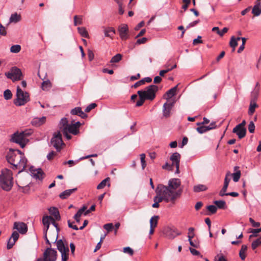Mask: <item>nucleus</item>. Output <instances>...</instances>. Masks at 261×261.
Segmentation results:
<instances>
[{
	"instance_id": "obj_51",
	"label": "nucleus",
	"mask_w": 261,
	"mask_h": 261,
	"mask_svg": "<svg viewBox=\"0 0 261 261\" xmlns=\"http://www.w3.org/2000/svg\"><path fill=\"white\" fill-rule=\"evenodd\" d=\"M228 185H229L228 184L224 182L223 187L219 192L220 196H225L227 194V193H226V192L227 191Z\"/></svg>"
},
{
	"instance_id": "obj_52",
	"label": "nucleus",
	"mask_w": 261,
	"mask_h": 261,
	"mask_svg": "<svg viewBox=\"0 0 261 261\" xmlns=\"http://www.w3.org/2000/svg\"><path fill=\"white\" fill-rule=\"evenodd\" d=\"M230 46L233 48V50L235 49V48L238 45V42H237V39L234 36H232L231 37L230 42Z\"/></svg>"
},
{
	"instance_id": "obj_49",
	"label": "nucleus",
	"mask_w": 261,
	"mask_h": 261,
	"mask_svg": "<svg viewBox=\"0 0 261 261\" xmlns=\"http://www.w3.org/2000/svg\"><path fill=\"white\" fill-rule=\"evenodd\" d=\"M68 121L67 118H62L60 122V128L62 131V128L66 127V125H68Z\"/></svg>"
},
{
	"instance_id": "obj_13",
	"label": "nucleus",
	"mask_w": 261,
	"mask_h": 261,
	"mask_svg": "<svg viewBox=\"0 0 261 261\" xmlns=\"http://www.w3.org/2000/svg\"><path fill=\"white\" fill-rule=\"evenodd\" d=\"M180 155L178 152L173 153L170 158V160L172 161V164L176 167L175 173H179V162H180Z\"/></svg>"
},
{
	"instance_id": "obj_22",
	"label": "nucleus",
	"mask_w": 261,
	"mask_h": 261,
	"mask_svg": "<svg viewBox=\"0 0 261 261\" xmlns=\"http://www.w3.org/2000/svg\"><path fill=\"white\" fill-rule=\"evenodd\" d=\"M57 230H50L48 232V238L53 243H55L58 241V232Z\"/></svg>"
},
{
	"instance_id": "obj_5",
	"label": "nucleus",
	"mask_w": 261,
	"mask_h": 261,
	"mask_svg": "<svg viewBox=\"0 0 261 261\" xmlns=\"http://www.w3.org/2000/svg\"><path fill=\"white\" fill-rule=\"evenodd\" d=\"M16 97L14 103L17 106H23L30 100L29 93L22 91L19 86L17 87Z\"/></svg>"
},
{
	"instance_id": "obj_11",
	"label": "nucleus",
	"mask_w": 261,
	"mask_h": 261,
	"mask_svg": "<svg viewBox=\"0 0 261 261\" xmlns=\"http://www.w3.org/2000/svg\"><path fill=\"white\" fill-rule=\"evenodd\" d=\"M57 255V251L51 247L47 248L43 254V256L46 261H56Z\"/></svg>"
},
{
	"instance_id": "obj_12",
	"label": "nucleus",
	"mask_w": 261,
	"mask_h": 261,
	"mask_svg": "<svg viewBox=\"0 0 261 261\" xmlns=\"http://www.w3.org/2000/svg\"><path fill=\"white\" fill-rule=\"evenodd\" d=\"M163 232L164 234L169 239H173L176 236L181 234L175 227H166L163 229Z\"/></svg>"
},
{
	"instance_id": "obj_40",
	"label": "nucleus",
	"mask_w": 261,
	"mask_h": 261,
	"mask_svg": "<svg viewBox=\"0 0 261 261\" xmlns=\"http://www.w3.org/2000/svg\"><path fill=\"white\" fill-rule=\"evenodd\" d=\"M83 23V16L82 15H75L74 16V25H81Z\"/></svg>"
},
{
	"instance_id": "obj_16",
	"label": "nucleus",
	"mask_w": 261,
	"mask_h": 261,
	"mask_svg": "<svg viewBox=\"0 0 261 261\" xmlns=\"http://www.w3.org/2000/svg\"><path fill=\"white\" fill-rule=\"evenodd\" d=\"M19 237V234L17 231H14L13 232L11 237L7 242V248L8 249H10L13 247Z\"/></svg>"
},
{
	"instance_id": "obj_19",
	"label": "nucleus",
	"mask_w": 261,
	"mask_h": 261,
	"mask_svg": "<svg viewBox=\"0 0 261 261\" xmlns=\"http://www.w3.org/2000/svg\"><path fill=\"white\" fill-rule=\"evenodd\" d=\"M70 113L73 115H78L82 118H85L87 117V114L84 113L81 107H76L71 110Z\"/></svg>"
},
{
	"instance_id": "obj_30",
	"label": "nucleus",
	"mask_w": 261,
	"mask_h": 261,
	"mask_svg": "<svg viewBox=\"0 0 261 261\" xmlns=\"http://www.w3.org/2000/svg\"><path fill=\"white\" fill-rule=\"evenodd\" d=\"M247 246L246 245H243L239 251V256L242 260H244L246 257V251L247 250Z\"/></svg>"
},
{
	"instance_id": "obj_4",
	"label": "nucleus",
	"mask_w": 261,
	"mask_h": 261,
	"mask_svg": "<svg viewBox=\"0 0 261 261\" xmlns=\"http://www.w3.org/2000/svg\"><path fill=\"white\" fill-rule=\"evenodd\" d=\"M13 186L12 171L8 169L2 170L0 175V187L5 191H10Z\"/></svg>"
},
{
	"instance_id": "obj_17",
	"label": "nucleus",
	"mask_w": 261,
	"mask_h": 261,
	"mask_svg": "<svg viewBox=\"0 0 261 261\" xmlns=\"http://www.w3.org/2000/svg\"><path fill=\"white\" fill-rule=\"evenodd\" d=\"M128 27L125 24H122L119 27V35L122 40H126L128 38Z\"/></svg>"
},
{
	"instance_id": "obj_62",
	"label": "nucleus",
	"mask_w": 261,
	"mask_h": 261,
	"mask_svg": "<svg viewBox=\"0 0 261 261\" xmlns=\"http://www.w3.org/2000/svg\"><path fill=\"white\" fill-rule=\"evenodd\" d=\"M117 5L118 6V13L120 15H122L124 12L123 9V2Z\"/></svg>"
},
{
	"instance_id": "obj_10",
	"label": "nucleus",
	"mask_w": 261,
	"mask_h": 261,
	"mask_svg": "<svg viewBox=\"0 0 261 261\" xmlns=\"http://www.w3.org/2000/svg\"><path fill=\"white\" fill-rule=\"evenodd\" d=\"M62 132L67 140L71 139V136L69 133L74 135H76L79 133V130L76 129L75 126L72 123L66 125V127L62 128Z\"/></svg>"
},
{
	"instance_id": "obj_20",
	"label": "nucleus",
	"mask_w": 261,
	"mask_h": 261,
	"mask_svg": "<svg viewBox=\"0 0 261 261\" xmlns=\"http://www.w3.org/2000/svg\"><path fill=\"white\" fill-rule=\"evenodd\" d=\"M46 121V117L43 116L41 118L36 117L34 118L31 121V123L33 125L36 126H39L45 123Z\"/></svg>"
},
{
	"instance_id": "obj_57",
	"label": "nucleus",
	"mask_w": 261,
	"mask_h": 261,
	"mask_svg": "<svg viewBox=\"0 0 261 261\" xmlns=\"http://www.w3.org/2000/svg\"><path fill=\"white\" fill-rule=\"evenodd\" d=\"M97 106L95 103H92L88 106L85 110L86 113L89 112L91 110L94 109Z\"/></svg>"
},
{
	"instance_id": "obj_42",
	"label": "nucleus",
	"mask_w": 261,
	"mask_h": 261,
	"mask_svg": "<svg viewBox=\"0 0 261 261\" xmlns=\"http://www.w3.org/2000/svg\"><path fill=\"white\" fill-rule=\"evenodd\" d=\"M252 13L254 16H258L261 14V7L254 6L252 10Z\"/></svg>"
},
{
	"instance_id": "obj_14",
	"label": "nucleus",
	"mask_w": 261,
	"mask_h": 261,
	"mask_svg": "<svg viewBox=\"0 0 261 261\" xmlns=\"http://www.w3.org/2000/svg\"><path fill=\"white\" fill-rule=\"evenodd\" d=\"M13 229H17L20 233L24 234L28 231V226L23 222H15L14 223Z\"/></svg>"
},
{
	"instance_id": "obj_43",
	"label": "nucleus",
	"mask_w": 261,
	"mask_h": 261,
	"mask_svg": "<svg viewBox=\"0 0 261 261\" xmlns=\"http://www.w3.org/2000/svg\"><path fill=\"white\" fill-rule=\"evenodd\" d=\"M214 261H228L226 257L222 253H220L215 256Z\"/></svg>"
},
{
	"instance_id": "obj_34",
	"label": "nucleus",
	"mask_w": 261,
	"mask_h": 261,
	"mask_svg": "<svg viewBox=\"0 0 261 261\" xmlns=\"http://www.w3.org/2000/svg\"><path fill=\"white\" fill-rule=\"evenodd\" d=\"M55 243H56L57 249L59 251L68 247V245H65L64 242L62 239L58 240Z\"/></svg>"
},
{
	"instance_id": "obj_9",
	"label": "nucleus",
	"mask_w": 261,
	"mask_h": 261,
	"mask_svg": "<svg viewBox=\"0 0 261 261\" xmlns=\"http://www.w3.org/2000/svg\"><path fill=\"white\" fill-rule=\"evenodd\" d=\"M50 143L57 151L60 150L61 146L64 143L62 138V135L60 132L54 134L53 137L51 139Z\"/></svg>"
},
{
	"instance_id": "obj_3",
	"label": "nucleus",
	"mask_w": 261,
	"mask_h": 261,
	"mask_svg": "<svg viewBox=\"0 0 261 261\" xmlns=\"http://www.w3.org/2000/svg\"><path fill=\"white\" fill-rule=\"evenodd\" d=\"M32 133V131L25 130L24 131H17L11 136L10 141L11 142L19 144L21 148H24L29 142L28 137Z\"/></svg>"
},
{
	"instance_id": "obj_56",
	"label": "nucleus",
	"mask_w": 261,
	"mask_h": 261,
	"mask_svg": "<svg viewBox=\"0 0 261 261\" xmlns=\"http://www.w3.org/2000/svg\"><path fill=\"white\" fill-rule=\"evenodd\" d=\"M123 251L124 253L128 254L131 256H132L134 254L133 250L129 247H126L123 248Z\"/></svg>"
},
{
	"instance_id": "obj_33",
	"label": "nucleus",
	"mask_w": 261,
	"mask_h": 261,
	"mask_svg": "<svg viewBox=\"0 0 261 261\" xmlns=\"http://www.w3.org/2000/svg\"><path fill=\"white\" fill-rule=\"evenodd\" d=\"M105 35L106 37H112L115 34V30L113 28L109 27L104 30Z\"/></svg>"
},
{
	"instance_id": "obj_39",
	"label": "nucleus",
	"mask_w": 261,
	"mask_h": 261,
	"mask_svg": "<svg viewBox=\"0 0 261 261\" xmlns=\"http://www.w3.org/2000/svg\"><path fill=\"white\" fill-rule=\"evenodd\" d=\"M78 32L83 37L87 38L89 36L88 33L84 27L77 28Z\"/></svg>"
},
{
	"instance_id": "obj_29",
	"label": "nucleus",
	"mask_w": 261,
	"mask_h": 261,
	"mask_svg": "<svg viewBox=\"0 0 261 261\" xmlns=\"http://www.w3.org/2000/svg\"><path fill=\"white\" fill-rule=\"evenodd\" d=\"M177 86L178 85H176L166 92V95L167 96V99L171 98L175 95Z\"/></svg>"
},
{
	"instance_id": "obj_31",
	"label": "nucleus",
	"mask_w": 261,
	"mask_h": 261,
	"mask_svg": "<svg viewBox=\"0 0 261 261\" xmlns=\"http://www.w3.org/2000/svg\"><path fill=\"white\" fill-rule=\"evenodd\" d=\"M189 234L190 233V232H191L192 233V235L191 236L190 234L188 235V240H189V243H190V244L191 246L194 247H196L197 248V246H198V245L196 243H194L192 241V239L194 237V228L193 227H190L189 228Z\"/></svg>"
},
{
	"instance_id": "obj_18",
	"label": "nucleus",
	"mask_w": 261,
	"mask_h": 261,
	"mask_svg": "<svg viewBox=\"0 0 261 261\" xmlns=\"http://www.w3.org/2000/svg\"><path fill=\"white\" fill-rule=\"evenodd\" d=\"M173 105L172 103L166 102L164 104L163 113L165 117H168L170 116V111L172 108Z\"/></svg>"
},
{
	"instance_id": "obj_7",
	"label": "nucleus",
	"mask_w": 261,
	"mask_h": 261,
	"mask_svg": "<svg viewBox=\"0 0 261 261\" xmlns=\"http://www.w3.org/2000/svg\"><path fill=\"white\" fill-rule=\"evenodd\" d=\"M158 90V87L151 85L146 87L145 90H140L141 94L147 99L152 100L155 97V93Z\"/></svg>"
},
{
	"instance_id": "obj_59",
	"label": "nucleus",
	"mask_w": 261,
	"mask_h": 261,
	"mask_svg": "<svg viewBox=\"0 0 261 261\" xmlns=\"http://www.w3.org/2000/svg\"><path fill=\"white\" fill-rule=\"evenodd\" d=\"M255 125L253 121H250L248 125V130L250 133H253L255 130Z\"/></svg>"
},
{
	"instance_id": "obj_35",
	"label": "nucleus",
	"mask_w": 261,
	"mask_h": 261,
	"mask_svg": "<svg viewBox=\"0 0 261 261\" xmlns=\"http://www.w3.org/2000/svg\"><path fill=\"white\" fill-rule=\"evenodd\" d=\"M258 107V106L256 104V102L250 101L248 110V114L252 115L254 113L255 109Z\"/></svg>"
},
{
	"instance_id": "obj_25",
	"label": "nucleus",
	"mask_w": 261,
	"mask_h": 261,
	"mask_svg": "<svg viewBox=\"0 0 261 261\" xmlns=\"http://www.w3.org/2000/svg\"><path fill=\"white\" fill-rule=\"evenodd\" d=\"M212 129V123H211L208 126H206L203 125H201L199 127L196 128V130L199 134L204 133L208 130H210Z\"/></svg>"
},
{
	"instance_id": "obj_23",
	"label": "nucleus",
	"mask_w": 261,
	"mask_h": 261,
	"mask_svg": "<svg viewBox=\"0 0 261 261\" xmlns=\"http://www.w3.org/2000/svg\"><path fill=\"white\" fill-rule=\"evenodd\" d=\"M232 132L236 133L240 139L244 138L246 134V129L245 128H239L236 129V126L233 128Z\"/></svg>"
},
{
	"instance_id": "obj_55",
	"label": "nucleus",
	"mask_w": 261,
	"mask_h": 261,
	"mask_svg": "<svg viewBox=\"0 0 261 261\" xmlns=\"http://www.w3.org/2000/svg\"><path fill=\"white\" fill-rule=\"evenodd\" d=\"M140 160L142 169H144L146 166L145 161V154L144 153H142L140 154Z\"/></svg>"
},
{
	"instance_id": "obj_21",
	"label": "nucleus",
	"mask_w": 261,
	"mask_h": 261,
	"mask_svg": "<svg viewBox=\"0 0 261 261\" xmlns=\"http://www.w3.org/2000/svg\"><path fill=\"white\" fill-rule=\"evenodd\" d=\"M77 188H73L72 189L66 190L60 194L59 197L62 199H65L67 198L72 193L75 192Z\"/></svg>"
},
{
	"instance_id": "obj_45",
	"label": "nucleus",
	"mask_w": 261,
	"mask_h": 261,
	"mask_svg": "<svg viewBox=\"0 0 261 261\" xmlns=\"http://www.w3.org/2000/svg\"><path fill=\"white\" fill-rule=\"evenodd\" d=\"M51 219V217L50 216H43L42 218V223L43 225H47V226L49 225L50 224Z\"/></svg>"
},
{
	"instance_id": "obj_28",
	"label": "nucleus",
	"mask_w": 261,
	"mask_h": 261,
	"mask_svg": "<svg viewBox=\"0 0 261 261\" xmlns=\"http://www.w3.org/2000/svg\"><path fill=\"white\" fill-rule=\"evenodd\" d=\"M213 203L219 209L225 210L227 208L226 203L224 200H215L213 201Z\"/></svg>"
},
{
	"instance_id": "obj_46",
	"label": "nucleus",
	"mask_w": 261,
	"mask_h": 261,
	"mask_svg": "<svg viewBox=\"0 0 261 261\" xmlns=\"http://www.w3.org/2000/svg\"><path fill=\"white\" fill-rule=\"evenodd\" d=\"M261 244V237L258 238L252 242L251 247L253 250L255 249L258 246Z\"/></svg>"
},
{
	"instance_id": "obj_6",
	"label": "nucleus",
	"mask_w": 261,
	"mask_h": 261,
	"mask_svg": "<svg viewBox=\"0 0 261 261\" xmlns=\"http://www.w3.org/2000/svg\"><path fill=\"white\" fill-rule=\"evenodd\" d=\"M156 195L153 198V201H155L158 203L161 202L162 201H165L166 202H171L172 200L169 195L167 194V193L161 187V186L159 185L155 190Z\"/></svg>"
},
{
	"instance_id": "obj_37",
	"label": "nucleus",
	"mask_w": 261,
	"mask_h": 261,
	"mask_svg": "<svg viewBox=\"0 0 261 261\" xmlns=\"http://www.w3.org/2000/svg\"><path fill=\"white\" fill-rule=\"evenodd\" d=\"M159 217L158 216H154L150 219V227L155 228L158 224Z\"/></svg>"
},
{
	"instance_id": "obj_50",
	"label": "nucleus",
	"mask_w": 261,
	"mask_h": 261,
	"mask_svg": "<svg viewBox=\"0 0 261 261\" xmlns=\"http://www.w3.org/2000/svg\"><path fill=\"white\" fill-rule=\"evenodd\" d=\"M228 185H229L228 184L224 182L223 187L219 192L220 196H225L227 194V193H226V192L227 191Z\"/></svg>"
},
{
	"instance_id": "obj_44",
	"label": "nucleus",
	"mask_w": 261,
	"mask_h": 261,
	"mask_svg": "<svg viewBox=\"0 0 261 261\" xmlns=\"http://www.w3.org/2000/svg\"><path fill=\"white\" fill-rule=\"evenodd\" d=\"M122 55H121L120 54H117V55L114 56L113 57H112V58L110 62L112 63H118L122 59Z\"/></svg>"
},
{
	"instance_id": "obj_54",
	"label": "nucleus",
	"mask_w": 261,
	"mask_h": 261,
	"mask_svg": "<svg viewBox=\"0 0 261 261\" xmlns=\"http://www.w3.org/2000/svg\"><path fill=\"white\" fill-rule=\"evenodd\" d=\"M21 49V46L19 45H12L10 48V51L13 53H18Z\"/></svg>"
},
{
	"instance_id": "obj_41",
	"label": "nucleus",
	"mask_w": 261,
	"mask_h": 261,
	"mask_svg": "<svg viewBox=\"0 0 261 261\" xmlns=\"http://www.w3.org/2000/svg\"><path fill=\"white\" fill-rule=\"evenodd\" d=\"M207 188L203 185H198L195 186L193 188V190L195 192H199L206 190Z\"/></svg>"
},
{
	"instance_id": "obj_53",
	"label": "nucleus",
	"mask_w": 261,
	"mask_h": 261,
	"mask_svg": "<svg viewBox=\"0 0 261 261\" xmlns=\"http://www.w3.org/2000/svg\"><path fill=\"white\" fill-rule=\"evenodd\" d=\"M4 97L6 100L10 99L12 97L11 91L9 89L6 90L4 92Z\"/></svg>"
},
{
	"instance_id": "obj_47",
	"label": "nucleus",
	"mask_w": 261,
	"mask_h": 261,
	"mask_svg": "<svg viewBox=\"0 0 261 261\" xmlns=\"http://www.w3.org/2000/svg\"><path fill=\"white\" fill-rule=\"evenodd\" d=\"M110 180V178L107 177L102 180L97 186V189H103L107 185V182Z\"/></svg>"
},
{
	"instance_id": "obj_15",
	"label": "nucleus",
	"mask_w": 261,
	"mask_h": 261,
	"mask_svg": "<svg viewBox=\"0 0 261 261\" xmlns=\"http://www.w3.org/2000/svg\"><path fill=\"white\" fill-rule=\"evenodd\" d=\"M31 175L36 179L42 180L44 176V172L41 168L34 169L33 167L30 168Z\"/></svg>"
},
{
	"instance_id": "obj_27",
	"label": "nucleus",
	"mask_w": 261,
	"mask_h": 261,
	"mask_svg": "<svg viewBox=\"0 0 261 261\" xmlns=\"http://www.w3.org/2000/svg\"><path fill=\"white\" fill-rule=\"evenodd\" d=\"M61 253V260L62 261H67L69 258V248H66L63 250L59 251Z\"/></svg>"
},
{
	"instance_id": "obj_1",
	"label": "nucleus",
	"mask_w": 261,
	"mask_h": 261,
	"mask_svg": "<svg viewBox=\"0 0 261 261\" xmlns=\"http://www.w3.org/2000/svg\"><path fill=\"white\" fill-rule=\"evenodd\" d=\"M9 163L13 166V169H19V172L23 171L27 163V159L24 154L18 149L10 148L6 155Z\"/></svg>"
},
{
	"instance_id": "obj_26",
	"label": "nucleus",
	"mask_w": 261,
	"mask_h": 261,
	"mask_svg": "<svg viewBox=\"0 0 261 261\" xmlns=\"http://www.w3.org/2000/svg\"><path fill=\"white\" fill-rule=\"evenodd\" d=\"M239 167L238 166H235L234 167V171H236V172L231 174V176L233 177V180L234 182H237L239 181V180L240 178L241 177V171L239 170Z\"/></svg>"
},
{
	"instance_id": "obj_24",
	"label": "nucleus",
	"mask_w": 261,
	"mask_h": 261,
	"mask_svg": "<svg viewBox=\"0 0 261 261\" xmlns=\"http://www.w3.org/2000/svg\"><path fill=\"white\" fill-rule=\"evenodd\" d=\"M48 211L50 214L53 216L56 220L59 221L61 219L60 213L57 208L55 207H50L48 209Z\"/></svg>"
},
{
	"instance_id": "obj_32",
	"label": "nucleus",
	"mask_w": 261,
	"mask_h": 261,
	"mask_svg": "<svg viewBox=\"0 0 261 261\" xmlns=\"http://www.w3.org/2000/svg\"><path fill=\"white\" fill-rule=\"evenodd\" d=\"M21 19V16L20 15L18 14L17 13H15L14 14H11L10 19L9 22L10 23H16L19 22Z\"/></svg>"
},
{
	"instance_id": "obj_61",
	"label": "nucleus",
	"mask_w": 261,
	"mask_h": 261,
	"mask_svg": "<svg viewBox=\"0 0 261 261\" xmlns=\"http://www.w3.org/2000/svg\"><path fill=\"white\" fill-rule=\"evenodd\" d=\"M173 165L172 164L170 165L168 164V163H166L164 165L162 166V168L163 169L168 170L169 171H172L173 170Z\"/></svg>"
},
{
	"instance_id": "obj_2",
	"label": "nucleus",
	"mask_w": 261,
	"mask_h": 261,
	"mask_svg": "<svg viewBox=\"0 0 261 261\" xmlns=\"http://www.w3.org/2000/svg\"><path fill=\"white\" fill-rule=\"evenodd\" d=\"M161 187L169 195L172 200V203H174L175 200L179 197L182 192L180 187L181 181L179 178H171L168 181V186L160 184Z\"/></svg>"
},
{
	"instance_id": "obj_64",
	"label": "nucleus",
	"mask_w": 261,
	"mask_h": 261,
	"mask_svg": "<svg viewBox=\"0 0 261 261\" xmlns=\"http://www.w3.org/2000/svg\"><path fill=\"white\" fill-rule=\"evenodd\" d=\"M249 222L254 227H259L260 225L259 222H255L252 218H249Z\"/></svg>"
},
{
	"instance_id": "obj_36",
	"label": "nucleus",
	"mask_w": 261,
	"mask_h": 261,
	"mask_svg": "<svg viewBox=\"0 0 261 261\" xmlns=\"http://www.w3.org/2000/svg\"><path fill=\"white\" fill-rule=\"evenodd\" d=\"M137 93L139 96V100L136 102V107H140L143 105L145 100H147L141 93L140 91H138Z\"/></svg>"
},
{
	"instance_id": "obj_63",
	"label": "nucleus",
	"mask_w": 261,
	"mask_h": 261,
	"mask_svg": "<svg viewBox=\"0 0 261 261\" xmlns=\"http://www.w3.org/2000/svg\"><path fill=\"white\" fill-rule=\"evenodd\" d=\"M57 155V153L54 151H51L47 155V160L50 161Z\"/></svg>"
},
{
	"instance_id": "obj_58",
	"label": "nucleus",
	"mask_w": 261,
	"mask_h": 261,
	"mask_svg": "<svg viewBox=\"0 0 261 261\" xmlns=\"http://www.w3.org/2000/svg\"><path fill=\"white\" fill-rule=\"evenodd\" d=\"M103 228L107 230L108 232L111 231L114 228V226L112 223H107L103 225Z\"/></svg>"
},
{
	"instance_id": "obj_8",
	"label": "nucleus",
	"mask_w": 261,
	"mask_h": 261,
	"mask_svg": "<svg viewBox=\"0 0 261 261\" xmlns=\"http://www.w3.org/2000/svg\"><path fill=\"white\" fill-rule=\"evenodd\" d=\"M5 75L13 82H15L21 80L22 72L20 69L16 67H13L9 72L5 73Z\"/></svg>"
},
{
	"instance_id": "obj_48",
	"label": "nucleus",
	"mask_w": 261,
	"mask_h": 261,
	"mask_svg": "<svg viewBox=\"0 0 261 261\" xmlns=\"http://www.w3.org/2000/svg\"><path fill=\"white\" fill-rule=\"evenodd\" d=\"M249 232L250 233H252V234H251L249 236V239H250L253 237H257V233L261 232V229H260V228L250 229Z\"/></svg>"
},
{
	"instance_id": "obj_38",
	"label": "nucleus",
	"mask_w": 261,
	"mask_h": 261,
	"mask_svg": "<svg viewBox=\"0 0 261 261\" xmlns=\"http://www.w3.org/2000/svg\"><path fill=\"white\" fill-rule=\"evenodd\" d=\"M51 87V84L49 80L44 81L42 82L41 88L43 90L47 91Z\"/></svg>"
},
{
	"instance_id": "obj_60",
	"label": "nucleus",
	"mask_w": 261,
	"mask_h": 261,
	"mask_svg": "<svg viewBox=\"0 0 261 261\" xmlns=\"http://www.w3.org/2000/svg\"><path fill=\"white\" fill-rule=\"evenodd\" d=\"M258 94L252 91L251 94L250 101L256 102L258 98Z\"/></svg>"
}]
</instances>
